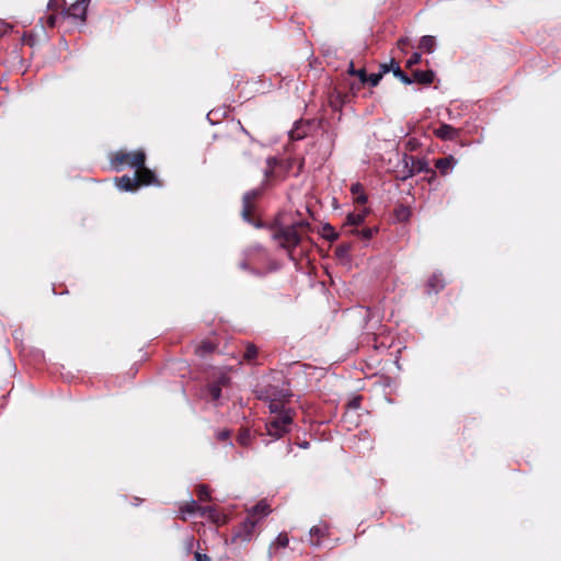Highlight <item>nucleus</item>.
Listing matches in <instances>:
<instances>
[{
  "label": "nucleus",
  "instance_id": "obj_1",
  "mask_svg": "<svg viewBox=\"0 0 561 561\" xmlns=\"http://www.w3.org/2000/svg\"><path fill=\"white\" fill-rule=\"evenodd\" d=\"M305 227H308V222L304 220L289 226L278 227L273 230L272 238L280 248L291 253L301 239L298 229ZM289 257L293 259L291 254H289Z\"/></svg>",
  "mask_w": 561,
  "mask_h": 561
},
{
  "label": "nucleus",
  "instance_id": "obj_2",
  "mask_svg": "<svg viewBox=\"0 0 561 561\" xmlns=\"http://www.w3.org/2000/svg\"><path fill=\"white\" fill-rule=\"evenodd\" d=\"M115 184L118 190L124 192L136 191L140 185H159L154 173L149 169L137 171L135 176L123 175L121 178H116Z\"/></svg>",
  "mask_w": 561,
  "mask_h": 561
},
{
  "label": "nucleus",
  "instance_id": "obj_3",
  "mask_svg": "<svg viewBox=\"0 0 561 561\" xmlns=\"http://www.w3.org/2000/svg\"><path fill=\"white\" fill-rule=\"evenodd\" d=\"M146 154L142 150H138L135 152H117L112 160V165L116 171H121L123 165H128L137 171H140L145 168Z\"/></svg>",
  "mask_w": 561,
  "mask_h": 561
},
{
  "label": "nucleus",
  "instance_id": "obj_4",
  "mask_svg": "<svg viewBox=\"0 0 561 561\" xmlns=\"http://www.w3.org/2000/svg\"><path fill=\"white\" fill-rule=\"evenodd\" d=\"M293 422V415L289 410L279 413L270 420L266 424L267 434L274 438H280L288 432V427Z\"/></svg>",
  "mask_w": 561,
  "mask_h": 561
},
{
  "label": "nucleus",
  "instance_id": "obj_5",
  "mask_svg": "<svg viewBox=\"0 0 561 561\" xmlns=\"http://www.w3.org/2000/svg\"><path fill=\"white\" fill-rule=\"evenodd\" d=\"M90 0H80L69 5L64 14L66 18L71 19L75 24L82 25L87 19V12Z\"/></svg>",
  "mask_w": 561,
  "mask_h": 561
},
{
  "label": "nucleus",
  "instance_id": "obj_6",
  "mask_svg": "<svg viewBox=\"0 0 561 561\" xmlns=\"http://www.w3.org/2000/svg\"><path fill=\"white\" fill-rule=\"evenodd\" d=\"M260 523V518L248 516L244 522L240 525L239 529L233 536V539H239L243 542H249L253 538L254 529Z\"/></svg>",
  "mask_w": 561,
  "mask_h": 561
},
{
  "label": "nucleus",
  "instance_id": "obj_7",
  "mask_svg": "<svg viewBox=\"0 0 561 561\" xmlns=\"http://www.w3.org/2000/svg\"><path fill=\"white\" fill-rule=\"evenodd\" d=\"M380 69L382 70L383 73L392 71L393 76L404 84L413 83V80L401 70L399 64L393 59H391L389 64H382L380 66Z\"/></svg>",
  "mask_w": 561,
  "mask_h": 561
},
{
  "label": "nucleus",
  "instance_id": "obj_8",
  "mask_svg": "<svg viewBox=\"0 0 561 561\" xmlns=\"http://www.w3.org/2000/svg\"><path fill=\"white\" fill-rule=\"evenodd\" d=\"M457 163L458 161L454 156H448L437 159L435 161V167L438 169L442 175H447L455 169Z\"/></svg>",
  "mask_w": 561,
  "mask_h": 561
},
{
  "label": "nucleus",
  "instance_id": "obj_9",
  "mask_svg": "<svg viewBox=\"0 0 561 561\" xmlns=\"http://www.w3.org/2000/svg\"><path fill=\"white\" fill-rule=\"evenodd\" d=\"M259 194H260L259 190H251L243 195L242 217L244 220H247L249 222L251 221V219H250V213H251V208H252L251 203L259 196Z\"/></svg>",
  "mask_w": 561,
  "mask_h": 561
},
{
  "label": "nucleus",
  "instance_id": "obj_10",
  "mask_svg": "<svg viewBox=\"0 0 561 561\" xmlns=\"http://www.w3.org/2000/svg\"><path fill=\"white\" fill-rule=\"evenodd\" d=\"M410 160H411V167L409 168L408 173L404 176V179L411 178L415 173L427 172L430 170L428 162H427L426 159H424V158H421V159L411 158Z\"/></svg>",
  "mask_w": 561,
  "mask_h": 561
},
{
  "label": "nucleus",
  "instance_id": "obj_11",
  "mask_svg": "<svg viewBox=\"0 0 561 561\" xmlns=\"http://www.w3.org/2000/svg\"><path fill=\"white\" fill-rule=\"evenodd\" d=\"M229 378L226 375H221L217 381L208 387L209 396L214 401H218L221 397V388L228 385Z\"/></svg>",
  "mask_w": 561,
  "mask_h": 561
},
{
  "label": "nucleus",
  "instance_id": "obj_12",
  "mask_svg": "<svg viewBox=\"0 0 561 561\" xmlns=\"http://www.w3.org/2000/svg\"><path fill=\"white\" fill-rule=\"evenodd\" d=\"M434 135L443 140H453L458 136V130L451 125L443 124L434 130Z\"/></svg>",
  "mask_w": 561,
  "mask_h": 561
},
{
  "label": "nucleus",
  "instance_id": "obj_13",
  "mask_svg": "<svg viewBox=\"0 0 561 561\" xmlns=\"http://www.w3.org/2000/svg\"><path fill=\"white\" fill-rule=\"evenodd\" d=\"M328 528L325 525H317L310 529V543L311 546L318 547L320 545V538L325 536Z\"/></svg>",
  "mask_w": 561,
  "mask_h": 561
},
{
  "label": "nucleus",
  "instance_id": "obj_14",
  "mask_svg": "<svg viewBox=\"0 0 561 561\" xmlns=\"http://www.w3.org/2000/svg\"><path fill=\"white\" fill-rule=\"evenodd\" d=\"M270 512L271 510L267 503L265 501H261L249 511V516L261 519L262 517L267 516Z\"/></svg>",
  "mask_w": 561,
  "mask_h": 561
},
{
  "label": "nucleus",
  "instance_id": "obj_15",
  "mask_svg": "<svg viewBox=\"0 0 561 561\" xmlns=\"http://www.w3.org/2000/svg\"><path fill=\"white\" fill-rule=\"evenodd\" d=\"M414 81L422 84H431L434 81L435 73L433 70H417L414 71Z\"/></svg>",
  "mask_w": 561,
  "mask_h": 561
},
{
  "label": "nucleus",
  "instance_id": "obj_16",
  "mask_svg": "<svg viewBox=\"0 0 561 561\" xmlns=\"http://www.w3.org/2000/svg\"><path fill=\"white\" fill-rule=\"evenodd\" d=\"M436 41L434 36L425 35L420 41V48L425 53L432 54L435 50Z\"/></svg>",
  "mask_w": 561,
  "mask_h": 561
},
{
  "label": "nucleus",
  "instance_id": "obj_17",
  "mask_svg": "<svg viewBox=\"0 0 561 561\" xmlns=\"http://www.w3.org/2000/svg\"><path fill=\"white\" fill-rule=\"evenodd\" d=\"M428 293H437L439 289L444 287V282L442 278V274H433L432 277L427 282Z\"/></svg>",
  "mask_w": 561,
  "mask_h": 561
},
{
  "label": "nucleus",
  "instance_id": "obj_18",
  "mask_svg": "<svg viewBox=\"0 0 561 561\" xmlns=\"http://www.w3.org/2000/svg\"><path fill=\"white\" fill-rule=\"evenodd\" d=\"M198 507H201L195 500H191L187 504L180 507V514L183 519L186 518L187 515H192L194 513H198Z\"/></svg>",
  "mask_w": 561,
  "mask_h": 561
},
{
  "label": "nucleus",
  "instance_id": "obj_19",
  "mask_svg": "<svg viewBox=\"0 0 561 561\" xmlns=\"http://www.w3.org/2000/svg\"><path fill=\"white\" fill-rule=\"evenodd\" d=\"M351 192L358 203L365 204L367 202V196L365 195L363 186L359 183L353 184L351 187Z\"/></svg>",
  "mask_w": 561,
  "mask_h": 561
},
{
  "label": "nucleus",
  "instance_id": "obj_20",
  "mask_svg": "<svg viewBox=\"0 0 561 561\" xmlns=\"http://www.w3.org/2000/svg\"><path fill=\"white\" fill-rule=\"evenodd\" d=\"M198 513L202 516H207L208 518H210L214 522L219 520V513L213 506H201V507H198Z\"/></svg>",
  "mask_w": 561,
  "mask_h": 561
},
{
  "label": "nucleus",
  "instance_id": "obj_21",
  "mask_svg": "<svg viewBox=\"0 0 561 561\" xmlns=\"http://www.w3.org/2000/svg\"><path fill=\"white\" fill-rule=\"evenodd\" d=\"M365 220V214H348L346 218V224L350 226H359Z\"/></svg>",
  "mask_w": 561,
  "mask_h": 561
},
{
  "label": "nucleus",
  "instance_id": "obj_22",
  "mask_svg": "<svg viewBox=\"0 0 561 561\" xmlns=\"http://www.w3.org/2000/svg\"><path fill=\"white\" fill-rule=\"evenodd\" d=\"M306 131L301 129L300 124H296V126L289 130V137L293 140H299L306 137Z\"/></svg>",
  "mask_w": 561,
  "mask_h": 561
},
{
  "label": "nucleus",
  "instance_id": "obj_23",
  "mask_svg": "<svg viewBox=\"0 0 561 561\" xmlns=\"http://www.w3.org/2000/svg\"><path fill=\"white\" fill-rule=\"evenodd\" d=\"M197 491H198V497L201 501H210L211 500L210 491L207 485H204V484L199 485Z\"/></svg>",
  "mask_w": 561,
  "mask_h": 561
},
{
  "label": "nucleus",
  "instance_id": "obj_24",
  "mask_svg": "<svg viewBox=\"0 0 561 561\" xmlns=\"http://www.w3.org/2000/svg\"><path fill=\"white\" fill-rule=\"evenodd\" d=\"M382 75H383V72L380 69V72H378V73H371V75L367 76L366 82L369 83L371 87H376L380 82Z\"/></svg>",
  "mask_w": 561,
  "mask_h": 561
},
{
  "label": "nucleus",
  "instance_id": "obj_25",
  "mask_svg": "<svg viewBox=\"0 0 561 561\" xmlns=\"http://www.w3.org/2000/svg\"><path fill=\"white\" fill-rule=\"evenodd\" d=\"M214 350V346L211 343L209 342H204L202 343L197 348H196V353L201 356L207 354V353H210L211 351Z\"/></svg>",
  "mask_w": 561,
  "mask_h": 561
},
{
  "label": "nucleus",
  "instance_id": "obj_26",
  "mask_svg": "<svg viewBox=\"0 0 561 561\" xmlns=\"http://www.w3.org/2000/svg\"><path fill=\"white\" fill-rule=\"evenodd\" d=\"M288 542H289V539H288V536L284 533H280L276 540H275V545H278L279 547H287L288 546ZM274 543L271 546V549L273 548Z\"/></svg>",
  "mask_w": 561,
  "mask_h": 561
},
{
  "label": "nucleus",
  "instance_id": "obj_27",
  "mask_svg": "<svg viewBox=\"0 0 561 561\" xmlns=\"http://www.w3.org/2000/svg\"><path fill=\"white\" fill-rule=\"evenodd\" d=\"M421 54L415 51L412 54V56L407 60V67L412 68L414 65L419 64L421 61Z\"/></svg>",
  "mask_w": 561,
  "mask_h": 561
},
{
  "label": "nucleus",
  "instance_id": "obj_28",
  "mask_svg": "<svg viewBox=\"0 0 561 561\" xmlns=\"http://www.w3.org/2000/svg\"><path fill=\"white\" fill-rule=\"evenodd\" d=\"M256 353H257L256 347L254 345H250L247 347L244 357L249 360L253 359L256 356Z\"/></svg>",
  "mask_w": 561,
  "mask_h": 561
},
{
  "label": "nucleus",
  "instance_id": "obj_29",
  "mask_svg": "<svg viewBox=\"0 0 561 561\" xmlns=\"http://www.w3.org/2000/svg\"><path fill=\"white\" fill-rule=\"evenodd\" d=\"M355 76L359 78L362 83H366L368 75L366 73L365 69L356 70Z\"/></svg>",
  "mask_w": 561,
  "mask_h": 561
},
{
  "label": "nucleus",
  "instance_id": "obj_30",
  "mask_svg": "<svg viewBox=\"0 0 561 561\" xmlns=\"http://www.w3.org/2000/svg\"><path fill=\"white\" fill-rule=\"evenodd\" d=\"M280 405L282 404L279 402L272 401L268 408L272 413H278L280 412Z\"/></svg>",
  "mask_w": 561,
  "mask_h": 561
},
{
  "label": "nucleus",
  "instance_id": "obj_31",
  "mask_svg": "<svg viewBox=\"0 0 561 561\" xmlns=\"http://www.w3.org/2000/svg\"><path fill=\"white\" fill-rule=\"evenodd\" d=\"M359 233H360L363 239L368 240V239H370L373 237L374 230L373 229H364Z\"/></svg>",
  "mask_w": 561,
  "mask_h": 561
},
{
  "label": "nucleus",
  "instance_id": "obj_32",
  "mask_svg": "<svg viewBox=\"0 0 561 561\" xmlns=\"http://www.w3.org/2000/svg\"><path fill=\"white\" fill-rule=\"evenodd\" d=\"M398 216L402 219H407L410 216V211L408 208H401L398 213Z\"/></svg>",
  "mask_w": 561,
  "mask_h": 561
},
{
  "label": "nucleus",
  "instance_id": "obj_33",
  "mask_svg": "<svg viewBox=\"0 0 561 561\" xmlns=\"http://www.w3.org/2000/svg\"><path fill=\"white\" fill-rule=\"evenodd\" d=\"M230 433L229 431H221L217 434V438L220 440H225L229 437Z\"/></svg>",
  "mask_w": 561,
  "mask_h": 561
},
{
  "label": "nucleus",
  "instance_id": "obj_34",
  "mask_svg": "<svg viewBox=\"0 0 561 561\" xmlns=\"http://www.w3.org/2000/svg\"><path fill=\"white\" fill-rule=\"evenodd\" d=\"M195 561H208V558L206 554H202L199 552L195 553Z\"/></svg>",
  "mask_w": 561,
  "mask_h": 561
},
{
  "label": "nucleus",
  "instance_id": "obj_35",
  "mask_svg": "<svg viewBox=\"0 0 561 561\" xmlns=\"http://www.w3.org/2000/svg\"><path fill=\"white\" fill-rule=\"evenodd\" d=\"M55 21H56V18L54 15H50L47 19V23H48L49 26H54L55 25Z\"/></svg>",
  "mask_w": 561,
  "mask_h": 561
},
{
  "label": "nucleus",
  "instance_id": "obj_36",
  "mask_svg": "<svg viewBox=\"0 0 561 561\" xmlns=\"http://www.w3.org/2000/svg\"><path fill=\"white\" fill-rule=\"evenodd\" d=\"M348 72H350L351 75H354V76H355V73H356V70H355V68H354V64H353V61H351V62H350V65H348Z\"/></svg>",
  "mask_w": 561,
  "mask_h": 561
},
{
  "label": "nucleus",
  "instance_id": "obj_37",
  "mask_svg": "<svg viewBox=\"0 0 561 561\" xmlns=\"http://www.w3.org/2000/svg\"><path fill=\"white\" fill-rule=\"evenodd\" d=\"M408 43V38H400L398 45L401 47Z\"/></svg>",
  "mask_w": 561,
  "mask_h": 561
},
{
  "label": "nucleus",
  "instance_id": "obj_38",
  "mask_svg": "<svg viewBox=\"0 0 561 561\" xmlns=\"http://www.w3.org/2000/svg\"><path fill=\"white\" fill-rule=\"evenodd\" d=\"M240 442H241L242 444H245V437L241 436V437H240Z\"/></svg>",
  "mask_w": 561,
  "mask_h": 561
},
{
  "label": "nucleus",
  "instance_id": "obj_39",
  "mask_svg": "<svg viewBox=\"0 0 561 561\" xmlns=\"http://www.w3.org/2000/svg\"><path fill=\"white\" fill-rule=\"evenodd\" d=\"M193 541H194V538H190V548L193 547Z\"/></svg>",
  "mask_w": 561,
  "mask_h": 561
},
{
  "label": "nucleus",
  "instance_id": "obj_40",
  "mask_svg": "<svg viewBox=\"0 0 561 561\" xmlns=\"http://www.w3.org/2000/svg\"><path fill=\"white\" fill-rule=\"evenodd\" d=\"M308 446H309V443H304V444L301 445V447H302V448H307Z\"/></svg>",
  "mask_w": 561,
  "mask_h": 561
},
{
  "label": "nucleus",
  "instance_id": "obj_41",
  "mask_svg": "<svg viewBox=\"0 0 561 561\" xmlns=\"http://www.w3.org/2000/svg\"><path fill=\"white\" fill-rule=\"evenodd\" d=\"M241 267H242V268H247V264H245V263H242V264H241Z\"/></svg>",
  "mask_w": 561,
  "mask_h": 561
}]
</instances>
